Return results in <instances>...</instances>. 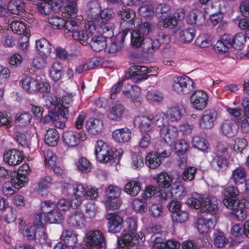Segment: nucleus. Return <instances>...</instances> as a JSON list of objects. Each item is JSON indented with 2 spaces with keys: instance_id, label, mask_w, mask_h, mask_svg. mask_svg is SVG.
<instances>
[{
  "instance_id": "4be33fe9",
  "label": "nucleus",
  "mask_w": 249,
  "mask_h": 249,
  "mask_svg": "<svg viewBox=\"0 0 249 249\" xmlns=\"http://www.w3.org/2000/svg\"><path fill=\"white\" fill-rule=\"evenodd\" d=\"M126 35L125 32H119L115 36V39L112 40L111 43L108 46H107L106 48L107 52L110 53H114L119 51L122 47Z\"/></svg>"
},
{
  "instance_id": "6e6552de",
  "label": "nucleus",
  "mask_w": 249,
  "mask_h": 249,
  "mask_svg": "<svg viewBox=\"0 0 249 249\" xmlns=\"http://www.w3.org/2000/svg\"><path fill=\"white\" fill-rule=\"evenodd\" d=\"M95 153L97 160L102 162L111 163L114 159V156H111V152L108 145L102 141L96 142Z\"/></svg>"
},
{
  "instance_id": "58836bf2",
  "label": "nucleus",
  "mask_w": 249,
  "mask_h": 249,
  "mask_svg": "<svg viewBox=\"0 0 249 249\" xmlns=\"http://www.w3.org/2000/svg\"><path fill=\"white\" fill-rule=\"evenodd\" d=\"M130 70L132 76H140L141 77L136 80L137 82L145 80L148 77L146 74L148 72L149 70L145 66H133L130 68Z\"/></svg>"
},
{
  "instance_id": "7ed1b4c3",
  "label": "nucleus",
  "mask_w": 249,
  "mask_h": 249,
  "mask_svg": "<svg viewBox=\"0 0 249 249\" xmlns=\"http://www.w3.org/2000/svg\"><path fill=\"white\" fill-rule=\"evenodd\" d=\"M84 242L86 246L91 249H100L106 246L105 239L103 233L99 230H92L85 234Z\"/></svg>"
},
{
  "instance_id": "cd10ccee",
  "label": "nucleus",
  "mask_w": 249,
  "mask_h": 249,
  "mask_svg": "<svg viewBox=\"0 0 249 249\" xmlns=\"http://www.w3.org/2000/svg\"><path fill=\"white\" fill-rule=\"evenodd\" d=\"M142 132L149 133L152 129V121L151 118L146 116H139L135 120Z\"/></svg>"
},
{
  "instance_id": "4c0bfd02",
  "label": "nucleus",
  "mask_w": 249,
  "mask_h": 249,
  "mask_svg": "<svg viewBox=\"0 0 249 249\" xmlns=\"http://www.w3.org/2000/svg\"><path fill=\"white\" fill-rule=\"evenodd\" d=\"M145 160L146 165L151 169L158 168L161 163V157L158 153L154 152L149 153Z\"/></svg>"
},
{
  "instance_id": "9b49d317",
  "label": "nucleus",
  "mask_w": 249,
  "mask_h": 249,
  "mask_svg": "<svg viewBox=\"0 0 249 249\" xmlns=\"http://www.w3.org/2000/svg\"><path fill=\"white\" fill-rule=\"evenodd\" d=\"M216 223V218L215 215L212 214L209 217L202 215L197 221L196 227L200 233H206L210 229L214 228Z\"/></svg>"
},
{
  "instance_id": "864d4df0",
  "label": "nucleus",
  "mask_w": 249,
  "mask_h": 249,
  "mask_svg": "<svg viewBox=\"0 0 249 249\" xmlns=\"http://www.w3.org/2000/svg\"><path fill=\"white\" fill-rule=\"evenodd\" d=\"M145 38L143 35L141 34L138 30H134L131 33V41L132 45L135 48H138L142 46L143 43V40Z\"/></svg>"
},
{
  "instance_id": "49530a36",
  "label": "nucleus",
  "mask_w": 249,
  "mask_h": 249,
  "mask_svg": "<svg viewBox=\"0 0 249 249\" xmlns=\"http://www.w3.org/2000/svg\"><path fill=\"white\" fill-rule=\"evenodd\" d=\"M44 216L50 223L59 224L63 219L62 213L57 209H53L46 212Z\"/></svg>"
},
{
  "instance_id": "5701e85b",
  "label": "nucleus",
  "mask_w": 249,
  "mask_h": 249,
  "mask_svg": "<svg viewBox=\"0 0 249 249\" xmlns=\"http://www.w3.org/2000/svg\"><path fill=\"white\" fill-rule=\"evenodd\" d=\"M221 129L223 134L228 137H234L238 132V126L232 119L225 120L222 124Z\"/></svg>"
},
{
  "instance_id": "8fccbe9b",
  "label": "nucleus",
  "mask_w": 249,
  "mask_h": 249,
  "mask_svg": "<svg viewBox=\"0 0 249 249\" xmlns=\"http://www.w3.org/2000/svg\"><path fill=\"white\" fill-rule=\"evenodd\" d=\"M180 41L183 43L191 42L196 36V31L193 28H188L181 31L179 33Z\"/></svg>"
},
{
  "instance_id": "603ef678",
  "label": "nucleus",
  "mask_w": 249,
  "mask_h": 249,
  "mask_svg": "<svg viewBox=\"0 0 249 249\" xmlns=\"http://www.w3.org/2000/svg\"><path fill=\"white\" fill-rule=\"evenodd\" d=\"M63 66L58 61L54 62L50 70V76L54 81H58L61 78L62 73Z\"/></svg>"
},
{
  "instance_id": "052dcab7",
  "label": "nucleus",
  "mask_w": 249,
  "mask_h": 249,
  "mask_svg": "<svg viewBox=\"0 0 249 249\" xmlns=\"http://www.w3.org/2000/svg\"><path fill=\"white\" fill-rule=\"evenodd\" d=\"M237 123L240 126L242 133H249V117L246 114L238 118Z\"/></svg>"
},
{
  "instance_id": "37998d69",
  "label": "nucleus",
  "mask_w": 249,
  "mask_h": 249,
  "mask_svg": "<svg viewBox=\"0 0 249 249\" xmlns=\"http://www.w3.org/2000/svg\"><path fill=\"white\" fill-rule=\"evenodd\" d=\"M114 25L113 22H106L103 23L101 26H97L96 29L99 28L102 33V36L106 38H111L114 36Z\"/></svg>"
},
{
  "instance_id": "c85d7f7f",
  "label": "nucleus",
  "mask_w": 249,
  "mask_h": 249,
  "mask_svg": "<svg viewBox=\"0 0 249 249\" xmlns=\"http://www.w3.org/2000/svg\"><path fill=\"white\" fill-rule=\"evenodd\" d=\"M187 21L190 24L201 25L205 23V18L203 13L197 9L193 10L187 17Z\"/></svg>"
},
{
  "instance_id": "338daca9",
  "label": "nucleus",
  "mask_w": 249,
  "mask_h": 249,
  "mask_svg": "<svg viewBox=\"0 0 249 249\" xmlns=\"http://www.w3.org/2000/svg\"><path fill=\"white\" fill-rule=\"evenodd\" d=\"M133 208L141 213H144L147 211V203L143 199H135L132 202Z\"/></svg>"
},
{
  "instance_id": "e433bc0d",
  "label": "nucleus",
  "mask_w": 249,
  "mask_h": 249,
  "mask_svg": "<svg viewBox=\"0 0 249 249\" xmlns=\"http://www.w3.org/2000/svg\"><path fill=\"white\" fill-rule=\"evenodd\" d=\"M141 190V183L135 180L129 181L124 187V191L132 196H136L140 193Z\"/></svg>"
},
{
  "instance_id": "72a5a7b5",
  "label": "nucleus",
  "mask_w": 249,
  "mask_h": 249,
  "mask_svg": "<svg viewBox=\"0 0 249 249\" xmlns=\"http://www.w3.org/2000/svg\"><path fill=\"white\" fill-rule=\"evenodd\" d=\"M24 8V3L21 0H11L7 5L9 12L17 15H22L25 10Z\"/></svg>"
},
{
  "instance_id": "4468645a",
  "label": "nucleus",
  "mask_w": 249,
  "mask_h": 249,
  "mask_svg": "<svg viewBox=\"0 0 249 249\" xmlns=\"http://www.w3.org/2000/svg\"><path fill=\"white\" fill-rule=\"evenodd\" d=\"M216 118L217 113L214 110H205L199 120V125L202 129H210L213 127Z\"/></svg>"
},
{
  "instance_id": "473e14b6",
  "label": "nucleus",
  "mask_w": 249,
  "mask_h": 249,
  "mask_svg": "<svg viewBox=\"0 0 249 249\" xmlns=\"http://www.w3.org/2000/svg\"><path fill=\"white\" fill-rule=\"evenodd\" d=\"M44 206L43 208H52L56 206L58 209L61 211L68 210L71 206H72V203L65 198L60 199L56 204L53 201L51 200L45 201L44 202Z\"/></svg>"
},
{
  "instance_id": "423d86ee",
  "label": "nucleus",
  "mask_w": 249,
  "mask_h": 249,
  "mask_svg": "<svg viewBox=\"0 0 249 249\" xmlns=\"http://www.w3.org/2000/svg\"><path fill=\"white\" fill-rule=\"evenodd\" d=\"M31 170L27 164H23L21 166L18 173L12 174L11 184L16 189H19L28 181L27 175L30 174Z\"/></svg>"
},
{
  "instance_id": "de8ad7c7",
  "label": "nucleus",
  "mask_w": 249,
  "mask_h": 249,
  "mask_svg": "<svg viewBox=\"0 0 249 249\" xmlns=\"http://www.w3.org/2000/svg\"><path fill=\"white\" fill-rule=\"evenodd\" d=\"M170 194L176 199H181L186 194V191L182 184H174L171 187Z\"/></svg>"
},
{
  "instance_id": "f03ea898",
  "label": "nucleus",
  "mask_w": 249,
  "mask_h": 249,
  "mask_svg": "<svg viewBox=\"0 0 249 249\" xmlns=\"http://www.w3.org/2000/svg\"><path fill=\"white\" fill-rule=\"evenodd\" d=\"M229 145L226 143H219L216 148L215 157L213 158V163L216 164L219 170H226L229 165L228 152Z\"/></svg>"
},
{
  "instance_id": "2eb2a0df",
  "label": "nucleus",
  "mask_w": 249,
  "mask_h": 249,
  "mask_svg": "<svg viewBox=\"0 0 249 249\" xmlns=\"http://www.w3.org/2000/svg\"><path fill=\"white\" fill-rule=\"evenodd\" d=\"M201 199L203 200V203L201 209V213L204 215H207L210 214L214 215L216 214L218 211L217 203L216 201L215 200L214 198H211L210 197H206V198L204 196L201 195Z\"/></svg>"
},
{
  "instance_id": "a19ab883",
  "label": "nucleus",
  "mask_w": 249,
  "mask_h": 249,
  "mask_svg": "<svg viewBox=\"0 0 249 249\" xmlns=\"http://www.w3.org/2000/svg\"><path fill=\"white\" fill-rule=\"evenodd\" d=\"M124 110V108L123 105H114L110 108L108 116L111 120L119 121L123 116Z\"/></svg>"
},
{
  "instance_id": "f257e3e1",
  "label": "nucleus",
  "mask_w": 249,
  "mask_h": 249,
  "mask_svg": "<svg viewBox=\"0 0 249 249\" xmlns=\"http://www.w3.org/2000/svg\"><path fill=\"white\" fill-rule=\"evenodd\" d=\"M246 36L241 33L236 34L234 36L224 34L216 42L215 47L218 51L224 53L228 52L231 48L240 50L246 42Z\"/></svg>"
},
{
  "instance_id": "79ce46f5",
  "label": "nucleus",
  "mask_w": 249,
  "mask_h": 249,
  "mask_svg": "<svg viewBox=\"0 0 249 249\" xmlns=\"http://www.w3.org/2000/svg\"><path fill=\"white\" fill-rule=\"evenodd\" d=\"M61 237L64 243L68 246H71L77 242V234L71 230L63 231Z\"/></svg>"
},
{
  "instance_id": "ea45409f",
  "label": "nucleus",
  "mask_w": 249,
  "mask_h": 249,
  "mask_svg": "<svg viewBox=\"0 0 249 249\" xmlns=\"http://www.w3.org/2000/svg\"><path fill=\"white\" fill-rule=\"evenodd\" d=\"M59 135L55 129L50 128L47 130L44 138L45 143L50 146H55L59 141Z\"/></svg>"
},
{
  "instance_id": "39448f33",
  "label": "nucleus",
  "mask_w": 249,
  "mask_h": 249,
  "mask_svg": "<svg viewBox=\"0 0 249 249\" xmlns=\"http://www.w3.org/2000/svg\"><path fill=\"white\" fill-rule=\"evenodd\" d=\"M117 14L121 17L120 27L122 32L127 34L131 29L134 27V19L135 18V11L130 8L126 9V6H123L121 10L117 12Z\"/></svg>"
},
{
  "instance_id": "aec40b11",
  "label": "nucleus",
  "mask_w": 249,
  "mask_h": 249,
  "mask_svg": "<svg viewBox=\"0 0 249 249\" xmlns=\"http://www.w3.org/2000/svg\"><path fill=\"white\" fill-rule=\"evenodd\" d=\"M23 159V157L21 152L16 149L6 151L3 154L4 161L11 165L15 166L19 164Z\"/></svg>"
},
{
  "instance_id": "dca6fc26",
  "label": "nucleus",
  "mask_w": 249,
  "mask_h": 249,
  "mask_svg": "<svg viewBox=\"0 0 249 249\" xmlns=\"http://www.w3.org/2000/svg\"><path fill=\"white\" fill-rule=\"evenodd\" d=\"M107 220V230L109 232H119L121 230L122 218L116 213H108L106 216Z\"/></svg>"
},
{
  "instance_id": "774afa93",
  "label": "nucleus",
  "mask_w": 249,
  "mask_h": 249,
  "mask_svg": "<svg viewBox=\"0 0 249 249\" xmlns=\"http://www.w3.org/2000/svg\"><path fill=\"white\" fill-rule=\"evenodd\" d=\"M10 27L15 34L18 35L22 34L26 30L25 24L18 20L12 21L10 24Z\"/></svg>"
},
{
  "instance_id": "7c9ffc66",
  "label": "nucleus",
  "mask_w": 249,
  "mask_h": 249,
  "mask_svg": "<svg viewBox=\"0 0 249 249\" xmlns=\"http://www.w3.org/2000/svg\"><path fill=\"white\" fill-rule=\"evenodd\" d=\"M247 177V172L244 166H239L232 171L231 179L233 182L239 185L243 183Z\"/></svg>"
},
{
  "instance_id": "a878e982",
  "label": "nucleus",
  "mask_w": 249,
  "mask_h": 249,
  "mask_svg": "<svg viewBox=\"0 0 249 249\" xmlns=\"http://www.w3.org/2000/svg\"><path fill=\"white\" fill-rule=\"evenodd\" d=\"M228 208L232 210L231 213L233 217L239 221H243L247 218V212L240 201L231 204Z\"/></svg>"
},
{
  "instance_id": "c9c22d12",
  "label": "nucleus",
  "mask_w": 249,
  "mask_h": 249,
  "mask_svg": "<svg viewBox=\"0 0 249 249\" xmlns=\"http://www.w3.org/2000/svg\"><path fill=\"white\" fill-rule=\"evenodd\" d=\"M36 46L37 50L40 54L48 56L52 50L50 42L44 38L36 41Z\"/></svg>"
},
{
  "instance_id": "69168bd1",
  "label": "nucleus",
  "mask_w": 249,
  "mask_h": 249,
  "mask_svg": "<svg viewBox=\"0 0 249 249\" xmlns=\"http://www.w3.org/2000/svg\"><path fill=\"white\" fill-rule=\"evenodd\" d=\"M192 144L194 147L202 151H204L208 148V144L206 140L198 136H196L193 137Z\"/></svg>"
},
{
  "instance_id": "bf43d9fd",
  "label": "nucleus",
  "mask_w": 249,
  "mask_h": 249,
  "mask_svg": "<svg viewBox=\"0 0 249 249\" xmlns=\"http://www.w3.org/2000/svg\"><path fill=\"white\" fill-rule=\"evenodd\" d=\"M214 244L218 248H223L227 244V240L223 232L215 231L213 234Z\"/></svg>"
},
{
  "instance_id": "ddd939ff",
  "label": "nucleus",
  "mask_w": 249,
  "mask_h": 249,
  "mask_svg": "<svg viewBox=\"0 0 249 249\" xmlns=\"http://www.w3.org/2000/svg\"><path fill=\"white\" fill-rule=\"evenodd\" d=\"M208 100L207 94L201 90H197L195 91L190 98V101L193 107L198 110H203L206 107Z\"/></svg>"
},
{
  "instance_id": "0e129e2a",
  "label": "nucleus",
  "mask_w": 249,
  "mask_h": 249,
  "mask_svg": "<svg viewBox=\"0 0 249 249\" xmlns=\"http://www.w3.org/2000/svg\"><path fill=\"white\" fill-rule=\"evenodd\" d=\"M139 15L145 18H150L154 15V8L151 5H145L141 6L138 10Z\"/></svg>"
},
{
  "instance_id": "3c124183",
  "label": "nucleus",
  "mask_w": 249,
  "mask_h": 249,
  "mask_svg": "<svg viewBox=\"0 0 249 249\" xmlns=\"http://www.w3.org/2000/svg\"><path fill=\"white\" fill-rule=\"evenodd\" d=\"M151 117L152 123L160 129L168 126L166 122L165 121V114L163 112L161 111L156 112Z\"/></svg>"
},
{
  "instance_id": "393cba45",
  "label": "nucleus",
  "mask_w": 249,
  "mask_h": 249,
  "mask_svg": "<svg viewBox=\"0 0 249 249\" xmlns=\"http://www.w3.org/2000/svg\"><path fill=\"white\" fill-rule=\"evenodd\" d=\"M72 104V97L70 95L64 96L62 98V107L58 108V113L63 118L64 121H67L69 109Z\"/></svg>"
},
{
  "instance_id": "09e8293b",
  "label": "nucleus",
  "mask_w": 249,
  "mask_h": 249,
  "mask_svg": "<svg viewBox=\"0 0 249 249\" xmlns=\"http://www.w3.org/2000/svg\"><path fill=\"white\" fill-rule=\"evenodd\" d=\"M32 119V116L28 112L18 113L15 117V123L21 126L29 125Z\"/></svg>"
},
{
  "instance_id": "1a4fd4ad",
  "label": "nucleus",
  "mask_w": 249,
  "mask_h": 249,
  "mask_svg": "<svg viewBox=\"0 0 249 249\" xmlns=\"http://www.w3.org/2000/svg\"><path fill=\"white\" fill-rule=\"evenodd\" d=\"M63 140L66 145L70 147L77 146L81 141H85L86 139V135L83 131L78 133L71 131H66L63 134Z\"/></svg>"
},
{
  "instance_id": "e2e57ef3",
  "label": "nucleus",
  "mask_w": 249,
  "mask_h": 249,
  "mask_svg": "<svg viewBox=\"0 0 249 249\" xmlns=\"http://www.w3.org/2000/svg\"><path fill=\"white\" fill-rule=\"evenodd\" d=\"M122 190L119 187L110 185L106 190V194L107 198H119Z\"/></svg>"
},
{
  "instance_id": "f704fd0d",
  "label": "nucleus",
  "mask_w": 249,
  "mask_h": 249,
  "mask_svg": "<svg viewBox=\"0 0 249 249\" xmlns=\"http://www.w3.org/2000/svg\"><path fill=\"white\" fill-rule=\"evenodd\" d=\"M117 241L119 249H131L135 247L133 236L130 233H124L119 237Z\"/></svg>"
},
{
  "instance_id": "b1692460",
  "label": "nucleus",
  "mask_w": 249,
  "mask_h": 249,
  "mask_svg": "<svg viewBox=\"0 0 249 249\" xmlns=\"http://www.w3.org/2000/svg\"><path fill=\"white\" fill-rule=\"evenodd\" d=\"M40 76H36V78L27 77L22 80L21 85L22 88L30 93H36L37 92V86L38 82L40 81Z\"/></svg>"
},
{
  "instance_id": "412c9836",
  "label": "nucleus",
  "mask_w": 249,
  "mask_h": 249,
  "mask_svg": "<svg viewBox=\"0 0 249 249\" xmlns=\"http://www.w3.org/2000/svg\"><path fill=\"white\" fill-rule=\"evenodd\" d=\"M160 136L167 142H174L178 136V131L177 128L173 126L170 127L168 125L160 129Z\"/></svg>"
},
{
  "instance_id": "5fc2aeb1",
  "label": "nucleus",
  "mask_w": 249,
  "mask_h": 249,
  "mask_svg": "<svg viewBox=\"0 0 249 249\" xmlns=\"http://www.w3.org/2000/svg\"><path fill=\"white\" fill-rule=\"evenodd\" d=\"M71 19L65 20L63 29L65 33H71L72 35L78 30L79 27L78 23L73 20L71 17Z\"/></svg>"
},
{
  "instance_id": "0eeeda50",
  "label": "nucleus",
  "mask_w": 249,
  "mask_h": 249,
  "mask_svg": "<svg viewBox=\"0 0 249 249\" xmlns=\"http://www.w3.org/2000/svg\"><path fill=\"white\" fill-rule=\"evenodd\" d=\"M91 23L90 21L88 20L85 24V29L84 30L80 31L79 29L78 30L72 34V36L73 39L77 40L84 46L89 44V38L93 36L96 30L95 25Z\"/></svg>"
},
{
  "instance_id": "c756f323",
  "label": "nucleus",
  "mask_w": 249,
  "mask_h": 249,
  "mask_svg": "<svg viewBox=\"0 0 249 249\" xmlns=\"http://www.w3.org/2000/svg\"><path fill=\"white\" fill-rule=\"evenodd\" d=\"M112 136L118 142H127L131 139V132L127 128L118 129L113 132Z\"/></svg>"
},
{
  "instance_id": "a211bd4d",
  "label": "nucleus",
  "mask_w": 249,
  "mask_h": 249,
  "mask_svg": "<svg viewBox=\"0 0 249 249\" xmlns=\"http://www.w3.org/2000/svg\"><path fill=\"white\" fill-rule=\"evenodd\" d=\"M224 198L223 203L226 207H231V204L240 201L237 199L239 194L238 188L235 186H229L226 188L224 192Z\"/></svg>"
},
{
  "instance_id": "bb28decb",
  "label": "nucleus",
  "mask_w": 249,
  "mask_h": 249,
  "mask_svg": "<svg viewBox=\"0 0 249 249\" xmlns=\"http://www.w3.org/2000/svg\"><path fill=\"white\" fill-rule=\"evenodd\" d=\"M141 48L144 53L152 54L159 49V42L155 39L146 37L143 40Z\"/></svg>"
},
{
  "instance_id": "f8f14e48",
  "label": "nucleus",
  "mask_w": 249,
  "mask_h": 249,
  "mask_svg": "<svg viewBox=\"0 0 249 249\" xmlns=\"http://www.w3.org/2000/svg\"><path fill=\"white\" fill-rule=\"evenodd\" d=\"M73 190L76 196L84 197L88 199H94L98 196L97 189L90 186L85 187L81 184L75 183Z\"/></svg>"
},
{
  "instance_id": "f3484780",
  "label": "nucleus",
  "mask_w": 249,
  "mask_h": 249,
  "mask_svg": "<svg viewBox=\"0 0 249 249\" xmlns=\"http://www.w3.org/2000/svg\"><path fill=\"white\" fill-rule=\"evenodd\" d=\"M85 219L84 214L78 211H74L71 213L67 219V223L69 227L80 229L85 226Z\"/></svg>"
},
{
  "instance_id": "680f3d73",
  "label": "nucleus",
  "mask_w": 249,
  "mask_h": 249,
  "mask_svg": "<svg viewBox=\"0 0 249 249\" xmlns=\"http://www.w3.org/2000/svg\"><path fill=\"white\" fill-rule=\"evenodd\" d=\"M34 239L36 242L41 244H45L48 239L46 230L43 227H38L36 229V233H35Z\"/></svg>"
},
{
  "instance_id": "6ab92c4d",
  "label": "nucleus",
  "mask_w": 249,
  "mask_h": 249,
  "mask_svg": "<svg viewBox=\"0 0 249 249\" xmlns=\"http://www.w3.org/2000/svg\"><path fill=\"white\" fill-rule=\"evenodd\" d=\"M86 127L88 132L93 135L100 134L104 128L103 121L99 118H89L86 123Z\"/></svg>"
},
{
  "instance_id": "a18cd8bd",
  "label": "nucleus",
  "mask_w": 249,
  "mask_h": 249,
  "mask_svg": "<svg viewBox=\"0 0 249 249\" xmlns=\"http://www.w3.org/2000/svg\"><path fill=\"white\" fill-rule=\"evenodd\" d=\"M182 116V109L178 107L169 109L167 112V117L171 123L178 122L181 120Z\"/></svg>"
},
{
  "instance_id": "20e7f679",
  "label": "nucleus",
  "mask_w": 249,
  "mask_h": 249,
  "mask_svg": "<svg viewBox=\"0 0 249 249\" xmlns=\"http://www.w3.org/2000/svg\"><path fill=\"white\" fill-rule=\"evenodd\" d=\"M174 90L179 94H188L194 90V82L187 76H178L174 79Z\"/></svg>"
},
{
  "instance_id": "4d7b16f0",
  "label": "nucleus",
  "mask_w": 249,
  "mask_h": 249,
  "mask_svg": "<svg viewBox=\"0 0 249 249\" xmlns=\"http://www.w3.org/2000/svg\"><path fill=\"white\" fill-rule=\"evenodd\" d=\"M196 172V168L194 166H188L184 169L182 175V179L186 182L194 179Z\"/></svg>"
},
{
  "instance_id": "6e6d98bb",
  "label": "nucleus",
  "mask_w": 249,
  "mask_h": 249,
  "mask_svg": "<svg viewBox=\"0 0 249 249\" xmlns=\"http://www.w3.org/2000/svg\"><path fill=\"white\" fill-rule=\"evenodd\" d=\"M157 181L160 187L168 188L172 183V179L166 173H161L157 177Z\"/></svg>"
},
{
  "instance_id": "c03bdc74",
  "label": "nucleus",
  "mask_w": 249,
  "mask_h": 249,
  "mask_svg": "<svg viewBox=\"0 0 249 249\" xmlns=\"http://www.w3.org/2000/svg\"><path fill=\"white\" fill-rule=\"evenodd\" d=\"M63 3L66 13L71 18L76 17L78 12L77 0H69Z\"/></svg>"
},
{
  "instance_id": "13d9d810",
  "label": "nucleus",
  "mask_w": 249,
  "mask_h": 249,
  "mask_svg": "<svg viewBox=\"0 0 249 249\" xmlns=\"http://www.w3.org/2000/svg\"><path fill=\"white\" fill-rule=\"evenodd\" d=\"M37 8L41 14L48 15L53 10L52 0L44 1L37 4Z\"/></svg>"
},
{
  "instance_id": "2f4dec72",
  "label": "nucleus",
  "mask_w": 249,
  "mask_h": 249,
  "mask_svg": "<svg viewBox=\"0 0 249 249\" xmlns=\"http://www.w3.org/2000/svg\"><path fill=\"white\" fill-rule=\"evenodd\" d=\"M89 44L92 50L95 52L102 51L107 47L106 39L101 36H92Z\"/></svg>"
},
{
  "instance_id": "9d476101",
  "label": "nucleus",
  "mask_w": 249,
  "mask_h": 249,
  "mask_svg": "<svg viewBox=\"0 0 249 249\" xmlns=\"http://www.w3.org/2000/svg\"><path fill=\"white\" fill-rule=\"evenodd\" d=\"M100 12V15L96 14L93 17H89L88 18V21L95 25L96 28L97 26H101L103 23L111 22V20L115 15L113 10L109 8L104 9Z\"/></svg>"
}]
</instances>
